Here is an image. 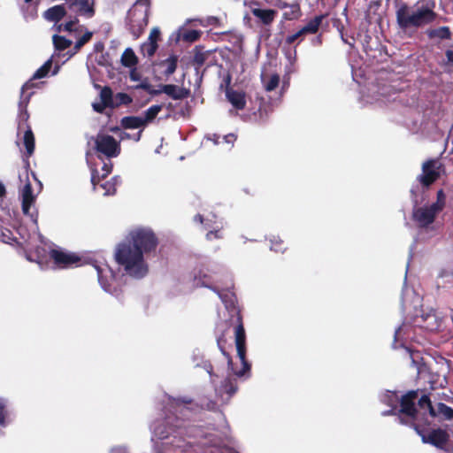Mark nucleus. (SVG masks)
Masks as SVG:
<instances>
[{
  "mask_svg": "<svg viewBox=\"0 0 453 453\" xmlns=\"http://www.w3.org/2000/svg\"><path fill=\"white\" fill-rule=\"evenodd\" d=\"M194 285L196 287H204L211 289L212 291H218V288L212 285V278L203 270H199L194 275Z\"/></svg>",
  "mask_w": 453,
  "mask_h": 453,
  "instance_id": "nucleus-22",
  "label": "nucleus"
},
{
  "mask_svg": "<svg viewBox=\"0 0 453 453\" xmlns=\"http://www.w3.org/2000/svg\"><path fill=\"white\" fill-rule=\"evenodd\" d=\"M312 44L314 46H319L322 44V35H317L315 38L312 39Z\"/></svg>",
  "mask_w": 453,
  "mask_h": 453,
  "instance_id": "nucleus-59",
  "label": "nucleus"
},
{
  "mask_svg": "<svg viewBox=\"0 0 453 453\" xmlns=\"http://www.w3.org/2000/svg\"><path fill=\"white\" fill-rule=\"evenodd\" d=\"M445 203H442V202H439L436 200L435 203H433L430 207L432 208V210L436 213L438 214L439 212H441L444 207H445Z\"/></svg>",
  "mask_w": 453,
  "mask_h": 453,
  "instance_id": "nucleus-47",
  "label": "nucleus"
},
{
  "mask_svg": "<svg viewBox=\"0 0 453 453\" xmlns=\"http://www.w3.org/2000/svg\"><path fill=\"white\" fill-rule=\"evenodd\" d=\"M445 55L448 62L453 65V50H447Z\"/></svg>",
  "mask_w": 453,
  "mask_h": 453,
  "instance_id": "nucleus-58",
  "label": "nucleus"
},
{
  "mask_svg": "<svg viewBox=\"0 0 453 453\" xmlns=\"http://www.w3.org/2000/svg\"><path fill=\"white\" fill-rule=\"evenodd\" d=\"M182 420L178 418H172L167 417L160 424L154 427V434L159 440L168 439L171 436L173 440L177 439V436L183 434ZM183 440L178 439V441H172L170 443L177 448H182L184 445L181 443Z\"/></svg>",
  "mask_w": 453,
  "mask_h": 453,
  "instance_id": "nucleus-5",
  "label": "nucleus"
},
{
  "mask_svg": "<svg viewBox=\"0 0 453 453\" xmlns=\"http://www.w3.org/2000/svg\"><path fill=\"white\" fill-rule=\"evenodd\" d=\"M141 136H142V129H139L135 133H130V132H127V131H123L120 134V139L121 140L133 139L134 141L138 142L140 140Z\"/></svg>",
  "mask_w": 453,
  "mask_h": 453,
  "instance_id": "nucleus-45",
  "label": "nucleus"
},
{
  "mask_svg": "<svg viewBox=\"0 0 453 453\" xmlns=\"http://www.w3.org/2000/svg\"><path fill=\"white\" fill-rule=\"evenodd\" d=\"M422 441L424 443L431 444L439 449L448 450L446 445L449 441V434L446 430L441 428L432 429L428 434H423L419 431Z\"/></svg>",
  "mask_w": 453,
  "mask_h": 453,
  "instance_id": "nucleus-11",
  "label": "nucleus"
},
{
  "mask_svg": "<svg viewBox=\"0 0 453 453\" xmlns=\"http://www.w3.org/2000/svg\"><path fill=\"white\" fill-rule=\"evenodd\" d=\"M217 337V345L221 351V353L226 357L228 365H232V357L228 352L226 351V345L227 343L226 336L225 335H216Z\"/></svg>",
  "mask_w": 453,
  "mask_h": 453,
  "instance_id": "nucleus-38",
  "label": "nucleus"
},
{
  "mask_svg": "<svg viewBox=\"0 0 453 453\" xmlns=\"http://www.w3.org/2000/svg\"><path fill=\"white\" fill-rule=\"evenodd\" d=\"M78 1L79 0H65V3L63 4L62 5H65V11L67 9L75 11L76 7H77Z\"/></svg>",
  "mask_w": 453,
  "mask_h": 453,
  "instance_id": "nucleus-49",
  "label": "nucleus"
},
{
  "mask_svg": "<svg viewBox=\"0 0 453 453\" xmlns=\"http://www.w3.org/2000/svg\"><path fill=\"white\" fill-rule=\"evenodd\" d=\"M441 164L434 159H429L422 165V174L419 175L418 180L425 187H429L440 178V169Z\"/></svg>",
  "mask_w": 453,
  "mask_h": 453,
  "instance_id": "nucleus-10",
  "label": "nucleus"
},
{
  "mask_svg": "<svg viewBox=\"0 0 453 453\" xmlns=\"http://www.w3.org/2000/svg\"><path fill=\"white\" fill-rule=\"evenodd\" d=\"M142 4V0H135L133 6L127 11V21L131 28L135 29L134 35L139 36L142 34V24L135 19L137 7Z\"/></svg>",
  "mask_w": 453,
  "mask_h": 453,
  "instance_id": "nucleus-19",
  "label": "nucleus"
},
{
  "mask_svg": "<svg viewBox=\"0 0 453 453\" xmlns=\"http://www.w3.org/2000/svg\"><path fill=\"white\" fill-rule=\"evenodd\" d=\"M438 412L441 414L445 419L451 420L453 419V408L448 406L447 404L443 403H439L438 406Z\"/></svg>",
  "mask_w": 453,
  "mask_h": 453,
  "instance_id": "nucleus-41",
  "label": "nucleus"
},
{
  "mask_svg": "<svg viewBox=\"0 0 453 453\" xmlns=\"http://www.w3.org/2000/svg\"><path fill=\"white\" fill-rule=\"evenodd\" d=\"M436 200L446 203V196L443 189H439L437 191Z\"/></svg>",
  "mask_w": 453,
  "mask_h": 453,
  "instance_id": "nucleus-54",
  "label": "nucleus"
},
{
  "mask_svg": "<svg viewBox=\"0 0 453 453\" xmlns=\"http://www.w3.org/2000/svg\"><path fill=\"white\" fill-rule=\"evenodd\" d=\"M75 12L88 19L95 15L93 3H90L89 0H79Z\"/></svg>",
  "mask_w": 453,
  "mask_h": 453,
  "instance_id": "nucleus-25",
  "label": "nucleus"
},
{
  "mask_svg": "<svg viewBox=\"0 0 453 453\" xmlns=\"http://www.w3.org/2000/svg\"><path fill=\"white\" fill-rule=\"evenodd\" d=\"M261 80L264 84L265 89L267 92H271L273 91L279 86L280 75L278 73H273L270 75L267 80V77L262 74Z\"/></svg>",
  "mask_w": 453,
  "mask_h": 453,
  "instance_id": "nucleus-29",
  "label": "nucleus"
},
{
  "mask_svg": "<svg viewBox=\"0 0 453 453\" xmlns=\"http://www.w3.org/2000/svg\"><path fill=\"white\" fill-rule=\"evenodd\" d=\"M436 215L430 206H425L415 209L412 218L420 227H427L434 221Z\"/></svg>",
  "mask_w": 453,
  "mask_h": 453,
  "instance_id": "nucleus-14",
  "label": "nucleus"
},
{
  "mask_svg": "<svg viewBox=\"0 0 453 453\" xmlns=\"http://www.w3.org/2000/svg\"><path fill=\"white\" fill-rule=\"evenodd\" d=\"M52 66V58H49L40 68H38L32 76V79L27 81L20 89V100L19 102V128H22L23 126H27V122L29 118L27 107L29 103L30 97L33 93L25 96V91L34 87L33 80H39L45 78L50 73Z\"/></svg>",
  "mask_w": 453,
  "mask_h": 453,
  "instance_id": "nucleus-4",
  "label": "nucleus"
},
{
  "mask_svg": "<svg viewBox=\"0 0 453 453\" xmlns=\"http://www.w3.org/2000/svg\"><path fill=\"white\" fill-rule=\"evenodd\" d=\"M138 61L134 50L131 48H127L121 56V63L124 66L132 67Z\"/></svg>",
  "mask_w": 453,
  "mask_h": 453,
  "instance_id": "nucleus-32",
  "label": "nucleus"
},
{
  "mask_svg": "<svg viewBox=\"0 0 453 453\" xmlns=\"http://www.w3.org/2000/svg\"><path fill=\"white\" fill-rule=\"evenodd\" d=\"M92 107L95 111L102 113L104 112V109L108 107L106 104H104L102 101L100 103H94L92 104Z\"/></svg>",
  "mask_w": 453,
  "mask_h": 453,
  "instance_id": "nucleus-51",
  "label": "nucleus"
},
{
  "mask_svg": "<svg viewBox=\"0 0 453 453\" xmlns=\"http://www.w3.org/2000/svg\"><path fill=\"white\" fill-rule=\"evenodd\" d=\"M92 36L93 33L87 31L81 37H80L74 44L75 52L79 50L84 44H86L92 38Z\"/></svg>",
  "mask_w": 453,
  "mask_h": 453,
  "instance_id": "nucleus-43",
  "label": "nucleus"
},
{
  "mask_svg": "<svg viewBox=\"0 0 453 453\" xmlns=\"http://www.w3.org/2000/svg\"><path fill=\"white\" fill-rule=\"evenodd\" d=\"M6 194V189L4 185L0 181V197L4 196Z\"/></svg>",
  "mask_w": 453,
  "mask_h": 453,
  "instance_id": "nucleus-62",
  "label": "nucleus"
},
{
  "mask_svg": "<svg viewBox=\"0 0 453 453\" xmlns=\"http://www.w3.org/2000/svg\"><path fill=\"white\" fill-rule=\"evenodd\" d=\"M22 200L35 201L31 184L27 183L22 189Z\"/></svg>",
  "mask_w": 453,
  "mask_h": 453,
  "instance_id": "nucleus-44",
  "label": "nucleus"
},
{
  "mask_svg": "<svg viewBox=\"0 0 453 453\" xmlns=\"http://www.w3.org/2000/svg\"><path fill=\"white\" fill-rule=\"evenodd\" d=\"M102 188L105 189V195H112L116 191L115 184H111L110 182L102 184Z\"/></svg>",
  "mask_w": 453,
  "mask_h": 453,
  "instance_id": "nucleus-48",
  "label": "nucleus"
},
{
  "mask_svg": "<svg viewBox=\"0 0 453 453\" xmlns=\"http://www.w3.org/2000/svg\"><path fill=\"white\" fill-rule=\"evenodd\" d=\"M418 396V389L410 390L403 395L400 400V412L412 418H416L418 411L415 406V400Z\"/></svg>",
  "mask_w": 453,
  "mask_h": 453,
  "instance_id": "nucleus-13",
  "label": "nucleus"
},
{
  "mask_svg": "<svg viewBox=\"0 0 453 453\" xmlns=\"http://www.w3.org/2000/svg\"><path fill=\"white\" fill-rule=\"evenodd\" d=\"M437 16L438 14L428 5H422L414 11L407 3L400 4L395 12L397 26L403 32L431 24L435 21Z\"/></svg>",
  "mask_w": 453,
  "mask_h": 453,
  "instance_id": "nucleus-3",
  "label": "nucleus"
},
{
  "mask_svg": "<svg viewBox=\"0 0 453 453\" xmlns=\"http://www.w3.org/2000/svg\"><path fill=\"white\" fill-rule=\"evenodd\" d=\"M114 256L118 265L123 267L125 274L135 279L142 278V227L131 231L118 244Z\"/></svg>",
  "mask_w": 453,
  "mask_h": 453,
  "instance_id": "nucleus-1",
  "label": "nucleus"
},
{
  "mask_svg": "<svg viewBox=\"0 0 453 453\" xmlns=\"http://www.w3.org/2000/svg\"><path fill=\"white\" fill-rule=\"evenodd\" d=\"M18 233L24 241H27L28 234L26 233V230L23 226H19Z\"/></svg>",
  "mask_w": 453,
  "mask_h": 453,
  "instance_id": "nucleus-55",
  "label": "nucleus"
},
{
  "mask_svg": "<svg viewBox=\"0 0 453 453\" xmlns=\"http://www.w3.org/2000/svg\"><path fill=\"white\" fill-rule=\"evenodd\" d=\"M50 257L55 264L61 267H68L80 261V257L73 253H67L62 250H52Z\"/></svg>",
  "mask_w": 453,
  "mask_h": 453,
  "instance_id": "nucleus-15",
  "label": "nucleus"
},
{
  "mask_svg": "<svg viewBox=\"0 0 453 453\" xmlns=\"http://www.w3.org/2000/svg\"><path fill=\"white\" fill-rule=\"evenodd\" d=\"M66 14L65 7L62 4L54 5L43 12V18L50 22H58Z\"/></svg>",
  "mask_w": 453,
  "mask_h": 453,
  "instance_id": "nucleus-21",
  "label": "nucleus"
},
{
  "mask_svg": "<svg viewBox=\"0 0 453 453\" xmlns=\"http://www.w3.org/2000/svg\"><path fill=\"white\" fill-rule=\"evenodd\" d=\"M132 102V98L127 93H117L114 96L113 106L112 108L119 107L122 104H128Z\"/></svg>",
  "mask_w": 453,
  "mask_h": 453,
  "instance_id": "nucleus-40",
  "label": "nucleus"
},
{
  "mask_svg": "<svg viewBox=\"0 0 453 453\" xmlns=\"http://www.w3.org/2000/svg\"><path fill=\"white\" fill-rule=\"evenodd\" d=\"M100 98L104 104H106L110 108H112L114 96L112 94L111 89L109 87L103 88V89L100 92Z\"/></svg>",
  "mask_w": 453,
  "mask_h": 453,
  "instance_id": "nucleus-36",
  "label": "nucleus"
},
{
  "mask_svg": "<svg viewBox=\"0 0 453 453\" xmlns=\"http://www.w3.org/2000/svg\"><path fill=\"white\" fill-rule=\"evenodd\" d=\"M194 220H195L196 222H199V223L203 224V223L204 219H203V215H201V214H196V215L194 217Z\"/></svg>",
  "mask_w": 453,
  "mask_h": 453,
  "instance_id": "nucleus-61",
  "label": "nucleus"
},
{
  "mask_svg": "<svg viewBox=\"0 0 453 453\" xmlns=\"http://www.w3.org/2000/svg\"><path fill=\"white\" fill-rule=\"evenodd\" d=\"M34 202L35 201L22 200V211L25 215H27L30 217L33 224L35 225V228L38 229V226H37L38 214H37V212L30 213V209H31V206L33 205Z\"/></svg>",
  "mask_w": 453,
  "mask_h": 453,
  "instance_id": "nucleus-34",
  "label": "nucleus"
},
{
  "mask_svg": "<svg viewBox=\"0 0 453 453\" xmlns=\"http://www.w3.org/2000/svg\"><path fill=\"white\" fill-rule=\"evenodd\" d=\"M201 36V31L196 29L187 30L182 35V39L185 42H196Z\"/></svg>",
  "mask_w": 453,
  "mask_h": 453,
  "instance_id": "nucleus-42",
  "label": "nucleus"
},
{
  "mask_svg": "<svg viewBox=\"0 0 453 453\" xmlns=\"http://www.w3.org/2000/svg\"><path fill=\"white\" fill-rule=\"evenodd\" d=\"M158 239L150 228H143V257L156 251Z\"/></svg>",
  "mask_w": 453,
  "mask_h": 453,
  "instance_id": "nucleus-17",
  "label": "nucleus"
},
{
  "mask_svg": "<svg viewBox=\"0 0 453 453\" xmlns=\"http://www.w3.org/2000/svg\"><path fill=\"white\" fill-rule=\"evenodd\" d=\"M237 391V384L235 380H232L231 378H226L219 388L220 394H227L229 396H232Z\"/></svg>",
  "mask_w": 453,
  "mask_h": 453,
  "instance_id": "nucleus-30",
  "label": "nucleus"
},
{
  "mask_svg": "<svg viewBox=\"0 0 453 453\" xmlns=\"http://www.w3.org/2000/svg\"><path fill=\"white\" fill-rule=\"evenodd\" d=\"M143 90L148 91L151 95L166 94L169 97L174 100H181L188 97L189 89L179 87L173 84H159L157 89H154L143 80Z\"/></svg>",
  "mask_w": 453,
  "mask_h": 453,
  "instance_id": "nucleus-7",
  "label": "nucleus"
},
{
  "mask_svg": "<svg viewBox=\"0 0 453 453\" xmlns=\"http://www.w3.org/2000/svg\"><path fill=\"white\" fill-rule=\"evenodd\" d=\"M179 57L175 54L167 58L157 61L153 64V73L158 81H168L169 77L176 71Z\"/></svg>",
  "mask_w": 453,
  "mask_h": 453,
  "instance_id": "nucleus-9",
  "label": "nucleus"
},
{
  "mask_svg": "<svg viewBox=\"0 0 453 453\" xmlns=\"http://www.w3.org/2000/svg\"><path fill=\"white\" fill-rule=\"evenodd\" d=\"M214 292L218 294L228 311L231 320L235 324V346L237 356L242 365V370L236 372L235 374L238 377H242L245 375L247 372H250L251 365L246 358V333L241 310L236 306L235 294L228 288L221 290L218 288V291Z\"/></svg>",
  "mask_w": 453,
  "mask_h": 453,
  "instance_id": "nucleus-2",
  "label": "nucleus"
},
{
  "mask_svg": "<svg viewBox=\"0 0 453 453\" xmlns=\"http://www.w3.org/2000/svg\"><path fill=\"white\" fill-rule=\"evenodd\" d=\"M418 406L423 409V408H427L428 409V411H429V414L431 417H436L437 416V413H436V411L435 409L433 407L432 405V403H431V400H430V397L429 395H423L420 399L418 400Z\"/></svg>",
  "mask_w": 453,
  "mask_h": 453,
  "instance_id": "nucleus-37",
  "label": "nucleus"
},
{
  "mask_svg": "<svg viewBox=\"0 0 453 453\" xmlns=\"http://www.w3.org/2000/svg\"><path fill=\"white\" fill-rule=\"evenodd\" d=\"M95 270L96 271L98 283L101 286L102 289L106 293L113 295L114 293L111 288L110 283V280L113 278V274L110 268H108L107 266L105 268H103L101 266L96 265Z\"/></svg>",
  "mask_w": 453,
  "mask_h": 453,
  "instance_id": "nucleus-16",
  "label": "nucleus"
},
{
  "mask_svg": "<svg viewBox=\"0 0 453 453\" xmlns=\"http://www.w3.org/2000/svg\"><path fill=\"white\" fill-rule=\"evenodd\" d=\"M23 144L26 148L27 157L32 156L35 151V136L29 127H27V130L24 132Z\"/></svg>",
  "mask_w": 453,
  "mask_h": 453,
  "instance_id": "nucleus-27",
  "label": "nucleus"
},
{
  "mask_svg": "<svg viewBox=\"0 0 453 453\" xmlns=\"http://www.w3.org/2000/svg\"><path fill=\"white\" fill-rule=\"evenodd\" d=\"M103 49H104V44H103V43H101V42H98V43H96V44L95 45V50H96V51H100V50H102Z\"/></svg>",
  "mask_w": 453,
  "mask_h": 453,
  "instance_id": "nucleus-63",
  "label": "nucleus"
},
{
  "mask_svg": "<svg viewBox=\"0 0 453 453\" xmlns=\"http://www.w3.org/2000/svg\"><path fill=\"white\" fill-rule=\"evenodd\" d=\"M143 6H146L145 17L143 18V27L148 25V15H149V8L150 6V0H142Z\"/></svg>",
  "mask_w": 453,
  "mask_h": 453,
  "instance_id": "nucleus-52",
  "label": "nucleus"
},
{
  "mask_svg": "<svg viewBox=\"0 0 453 453\" xmlns=\"http://www.w3.org/2000/svg\"><path fill=\"white\" fill-rule=\"evenodd\" d=\"M270 242H271L270 249L275 252L283 253L287 250L284 241L281 240L279 236H273L270 240Z\"/></svg>",
  "mask_w": 453,
  "mask_h": 453,
  "instance_id": "nucleus-39",
  "label": "nucleus"
},
{
  "mask_svg": "<svg viewBox=\"0 0 453 453\" xmlns=\"http://www.w3.org/2000/svg\"><path fill=\"white\" fill-rule=\"evenodd\" d=\"M121 126L124 129H140L142 127V116H127L122 118Z\"/></svg>",
  "mask_w": 453,
  "mask_h": 453,
  "instance_id": "nucleus-28",
  "label": "nucleus"
},
{
  "mask_svg": "<svg viewBox=\"0 0 453 453\" xmlns=\"http://www.w3.org/2000/svg\"><path fill=\"white\" fill-rule=\"evenodd\" d=\"M324 19L325 15L323 14L315 16L313 19L309 20V22L300 30L293 35H288L286 36L284 41L285 44L290 46L296 42V45H298L301 42L303 41L305 35L317 34Z\"/></svg>",
  "mask_w": 453,
  "mask_h": 453,
  "instance_id": "nucleus-6",
  "label": "nucleus"
},
{
  "mask_svg": "<svg viewBox=\"0 0 453 453\" xmlns=\"http://www.w3.org/2000/svg\"><path fill=\"white\" fill-rule=\"evenodd\" d=\"M10 401L6 397L0 396V427H6L12 422L11 411L8 409Z\"/></svg>",
  "mask_w": 453,
  "mask_h": 453,
  "instance_id": "nucleus-24",
  "label": "nucleus"
},
{
  "mask_svg": "<svg viewBox=\"0 0 453 453\" xmlns=\"http://www.w3.org/2000/svg\"><path fill=\"white\" fill-rule=\"evenodd\" d=\"M204 368L205 370L207 371V372L210 374V376L212 378V377H218V375H216L214 372H213V367H212V365L211 363H208V364H205L204 365Z\"/></svg>",
  "mask_w": 453,
  "mask_h": 453,
  "instance_id": "nucleus-56",
  "label": "nucleus"
},
{
  "mask_svg": "<svg viewBox=\"0 0 453 453\" xmlns=\"http://www.w3.org/2000/svg\"><path fill=\"white\" fill-rule=\"evenodd\" d=\"M226 96L227 100L236 110H243L246 106L245 93L234 90L231 88H226Z\"/></svg>",
  "mask_w": 453,
  "mask_h": 453,
  "instance_id": "nucleus-18",
  "label": "nucleus"
},
{
  "mask_svg": "<svg viewBox=\"0 0 453 453\" xmlns=\"http://www.w3.org/2000/svg\"><path fill=\"white\" fill-rule=\"evenodd\" d=\"M110 453H127V449L125 448L116 447V448H112L111 449Z\"/></svg>",
  "mask_w": 453,
  "mask_h": 453,
  "instance_id": "nucleus-60",
  "label": "nucleus"
},
{
  "mask_svg": "<svg viewBox=\"0 0 453 453\" xmlns=\"http://www.w3.org/2000/svg\"><path fill=\"white\" fill-rule=\"evenodd\" d=\"M162 107L163 106L161 104H155V105L150 106L144 113L143 126L147 122L152 121L157 117V115L159 113V111L162 110Z\"/></svg>",
  "mask_w": 453,
  "mask_h": 453,
  "instance_id": "nucleus-35",
  "label": "nucleus"
},
{
  "mask_svg": "<svg viewBox=\"0 0 453 453\" xmlns=\"http://www.w3.org/2000/svg\"><path fill=\"white\" fill-rule=\"evenodd\" d=\"M78 23V19L75 18L73 20H70L65 24H60L58 26V28L57 30L58 32H61L62 30H65V31H67V32H73V26Z\"/></svg>",
  "mask_w": 453,
  "mask_h": 453,
  "instance_id": "nucleus-46",
  "label": "nucleus"
},
{
  "mask_svg": "<svg viewBox=\"0 0 453 453\" xmlns=\"http://www.w3.org/2000/svg\"><path fill=\"white\" fill-rule=\"evenodd\" d=\"M426 34L430 39L439 38L441 40H449L452 36L449 27H440L438 28L430 29Z\"/></svg>",
  "mask_w": 453,
  "mask_h": 453,
  "instance_id": "nucleus-26",
  "label": "nucleus"
},
{
  "mask_svg": "<svg viewBox=\"0 0 453 453\" xmlns=\"http://www.w3.org/2000/svg\"><path fill=\"white\" fill-rule=\"evenodd\" d=\"M251 12L256 18L259 19V20L265 26H270L273 22L277 13H278V12L273 9H260V8H253Z\"/></svg>",
  "mask_w": 453,
  "mask_h": 453,
  "instance_id": "nucleus-20",
  "label": "nucleus"
},
{
  "mask_svg": "<svg viewBox=\"0 0 453 453\" xmlns=\"http://www.w3.org/2000/svg\"><path fill=\"white\" fill-rule=\"evenodd\" d=\"M95 148L108 158L117 157L120 152V147L116 139L104 134H98L95 140Z\"/></svg>",
  "mask_w": 453,
  "mask_h": 453,
  "instance_id": "nucleus-8",
  "label": "nucleus"
},
{
  "mask_svg": "<svg viewBox=\"0 0 453 453\" xmlns=\"http://www.w3.org/2000/svg\"><path fill=\"white\" fill-rule=\"evenodd\" d=\"M231 326L235 328V324L231 320V317L228 319L220 320L216 324L215 334L227 336Z\"/></svg>",
  "mask_w": 453,
  "mask_h": 453,
  "instance_id": "nucleus-31",
  "label": "nucleus"
},
{
  "mask_svg": "<svg viewBox=\"0 0 453 453\" xmlns=\"http://www.w3.org/2000/svg\"><path fill=\"white\" fill-rule=\"evenodd\" d=\"M161 32L160 29L156 27L150 31L148 38V42L143 43V48L146 47V50L149 56H153L157 50V42L160 41Z\"/></svg>",
  "mask_w": 453,
  "mask_h": 453,
  "instance_id": "nucleus-23",
  "label": "nucleus"
},
{
  "mask_svg": "<svg viewBox=\"0 0 453 453\" xmlns=\"http://www.w3.org/2000/svg\"><path fill=\"white\" fill-rule=\"evenodd\" d=\"M223 139L227 143H233L236 140V136L234 134H228L226 135H224Z\"/></svg>",
  "mask_w": 453,
  "mask_h": 453,
  "instance_id": "nucleus-57",
  "label": "nucleus"
},
{
  "mask_svg": "<svg viewBox=\"0 0 453 453\" xmlns=\"http://www.w3.org/2000/svg\"><path fill=\"white\" fill-rule=\"evenodd\" d=\"M111 168H112V165L111 163H109V164L104 163L102 167V170L104 171L103 177L107 176L111 173Z\"/></svg>",
  "mask_w": 453,
  "mask_h": 453,
  "instance_id": "nucleus-53",
  "label": "nucleus"
},
{
  "mask_svg": "<svg viewBox=\"0 0 453 453\" xmlns=\"http://www.w3.org/2000/svg\"><path fill=\"white\" fill-rule=\"evenodd\" d=\"M213 50H206L203 46L196 45L193 50L192 65L198 72L204 65L210 67L214 65L215 59H211Z\"/></svg>",
  "mask_w": 453,
  "mask_h": 453,
  "instance_id": "nucleus-12",
  "label": "nucleus"
},
{
  "mask_svg": "<svg viewBox=\"0 0 453 453\" xmlns=\"http://www.w3.org/2000/svg\"><path fill=\"white\" fill-rule=\"evenodd\" d=\"M131 79L134 80V81H139V77L137 76V74L134 73V71H132L131 73Z\"/></svg>",
  "mask_w": 453,
  "mask_h": 453,
  "instance_id": "nucleus-64",
  "label": "nucleus"
},
{
  "mask_svg": "<svg viewBox=\"0 0 453 453\" xmlns=\"http://www.w3.org/2000/svg\"><path fill=\"white\" fill-rule=\"evenodd\" d=\"M52 41H53L55 49L58 51L66 50L73 43V42L71 40L65 38V36L58 35H54L52 36Z\"/></svg>",
  "mask_w": 453,
  "mask_h": 453,
  "instance_id": "nucleus-33",
  "label": "nucleus"
},
{
  "mask_svg": "<svg viewBox=\"0 0 453 453\" xmlns=\"http://www.w3.org/2000/svg\"><path fill=\"white\" fill-rule=\"evenodd\" d=\"M220 232L219 230L215 231H210L206 234V239L208 241H212L213 239H219L221 238Z\"/></svg>",
  "mask_w": 453,
  "mask_h": 453,
  "instance_id": "nucleus-50",
  "label": "nucleus"
}]
</instances>
